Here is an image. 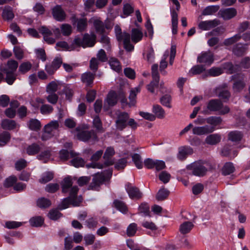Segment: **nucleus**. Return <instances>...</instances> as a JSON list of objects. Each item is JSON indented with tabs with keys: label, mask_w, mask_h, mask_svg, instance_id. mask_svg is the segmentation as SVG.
<instances>
[{
	"label": "nucleus",
	"mask_w": 250,
	"mask_h": 250,
	"mask_svg": "<svg viewBox=\"0 0 250 250\" xmlns=\"http://www.w3.org/2000/svg\"><path fill=\"white\" fill-rule=\"evenodd\" d=\"M215 166L212 163L199 161L193 162L187 166V168L192 170V174L199 177H203L208 171L215 169Z\"/></svg>",
	"instance_id": "obj_1"
},
{
	"label": "nucleus",
	"mask_w": 250,
	"mask_h": 250,
	"mask_svg": "<svg viewBox=\"0 0 250 250\" xmlns=\"http://www.w3.org/2000/svg\"><path fill=\"white\" fill-rule=\"evenodd\" d=\"M112 175V170L109 169L102 173H97L93 175L92 182L88 187V190H99L101 185L104 182L109 181Z\"/></svg>",
	"instance_id": "obj_2"
},
{
	"label": "nucleus",
	"mask_w": 250,
	"mask_h": 250,
	"mask_svg": "<svg viewBox=\"0 0 250 250\" xmlns=\"http://www.w3.org/2000/svg\"><path fill=\"white\" fill-rule=\"evenodd\" d=\"M229 108L227 106H224L223 103L219 99H211L207 104L206 108L202 111L204 114H209V112L219 111V114L224 115L229 113Z\"/></svg>",
	"instance_id": "obj_3"
},
{
	"label": "nucleus",
	"mask_w": 250,
	"mask_h": 250,
	"mask_svg": "<svg viewBox=\"0 0 250 250\" xmlns=\"http://www.w3.org/2000/svg\"><path fill=\"white\" fill-rule=\"evenodd\" d=\"M91 163L86 165L88 168H99L101 169L114 164L115 160L113 157H91Z\"/></svg>",
	"instance_id": "obj_4"
},
{
	"label": "nucleus",
	"mask_w": 250,
	"mask_h": 250,
	"mask_svg": "<svg viewBox=\"0 0 250 250\" xmlns=\"http://www.w3.org/2000/svg\"><path fill=\"white\" fill-rule=\"evenodd\" d=\"M96 35L94 34L89 35L87 33L84 34L83 38L76 37L73 40V43L76 47L82 46L83 48L92 47L96 42Z\"/></svg>",
	"instance_id": "obj_5"
},
{
	"label": "nucleus",
	"mask_w": 250,
	"mask_h": 250,
	"mask_svg": "<svg viewBox=\"0 0 250 250\" xmlns=\"http://www.w3.org/2000/svg\"><path fill=\"white\" fill-rule=\"evenodd\" d=\"M232 79L235 81L232 86L233 91L236 92L242 91L246 86L244 75L237 74L232 76Z\"/></svg>",
	"instance_id": "obj_6"
},
{
	"label": "nucleus",
	"mask_w": 250,
	"mask_h": 250,
	"mask_svg": "<svg viewBox=\"0 0 250 250\" xmlns=\"http://www.w3.org/2000/svg\"><path fill=\"white\" fill-rule=\"evenodd\" d=\"M129 114L125 112H119L117 114V119L115 121L116 127L119 130H123L127 126V122L129 119Z\"/></svg>",
	"instance_id": "obj_7"
},
{
	"label": "nucleus",
	"mask_w": 250,
	"mask_h": 250,
	"mask_svg": "<svg viewBox=\"0 0 250 250\" xmlns=\"http://www.w3.org/2000/svg\"><path fill=\"white\" fill-rule=\"evenodd\" d=\"M77 137L79 140L83 142L90 141L94 143L98 140V137L93 130L80 131L77 133Z\"/></svg>",
	"instance_id": "obj_8"
},
{
	"label": "nucleus",
	"mask_w": 250,
	"mask_h": 250,
	"mask_svg": "<svg viewBox=\"0 0 250 250\" xmlns=\"http://www.w3.org/2000/svg\"><path fill=\"white\" fill-rule=\"evenodd\" d=\"M79 191V188L77 186H74L70 190L69 196L64 198L62 202L58 206V208L60 210L68 208L70 205H71V197H74L77 194Z\"/></svg>",
	"instance_id": "obj_9"
},
{
	"label": "nucleus",
	"mask_w": 250,
	"mask_h": 250,
	"mask_svg": "<svg viewBox=\"0 0 250 250\" xmlns=\"http://www.w3.org/2000/svg\"><path fill=\"white\" fill-rule=\"evenodd\" d=\"M213 126L205 125L202 126H195L192 128V133L196 135H203L211 133L215 130Z\"/></svg>",
	"instance_id": "obj_10"
},
{
	"label": "nucleus",
	"mask_w": 250,
	"mask_h": 250,
	"mask_svg": "<svg viewBox=\"0 0 250 250\" xmlns=\"http://www.w3.org/2000/svg\"><path fill=\"white\" fill-rule=\"evenodd\" d=\"M213 55L210 51L202 52L197 57V62L210 65L213 62Z\"/></svg>",
	"instance_id": "obj_11"
},
{
	"label": "nucleus",
	"mask_w": 250,
	"mask_h": 250,
	"mask_svg": "<svg viewBox=\"0 0 250 250\" xmlns=\"http://www.w3.org/2000/svg\"><path fill=\"white\" fill-rule=\"evenodd\" d=\"M52 15L53 18L59 21H62L66 18V15L64 11L60 5L55 6L52 9Z\"/></svg>",
	"instance_id": "obj_12"
},
{
	"label": "nucleus",
	"mask_w": 250,
	"mask_h": 250,
	"mask_svg": "<svg viewBox=\"0 0 250 250\" xmlns=\"http://www.w3.org/2000/svg\"><path fill=\"white\" fill-rule=\"evenodd\" d=\"M117 103V94L114 91L110 92L105 100L104 108L107 110L109 106H113Z\"/></svg>",
	"instance_id": "obj_13"
},
{
	"label": "nucleus",
	"mask_w": 250,
	"mask_h": 250,
	"mask_svg": "<svg viewBox=\"0 0 250 250\" xmlns=\"http://www.w3.org/2000/svg\"><path fill=\"white\" fill-rule=\"evenodd\" d=\"M126 190L131 199H139L143 196V193L138 188L131 186L129 184L126 186Z\"/></svg>",
	"instance_id": "obj_14"
},
{
	"label": "nucleus",
	"mask_w": 250,
	"mask_h": 250,
	"mask_svg": "<svg viewBox=\"0 0 250 250\" xmlns=\"http://www.w3.org/2000/svg\"><path fill=\"white\" fill-rule=\"evenodd\" d=\"M220 21L217 19L211 21H206L200 22L198 24L200 29L203 30H208L220 24Z\"/></svg>",
	"instance_id": "obj_15"
},
{
	"label": "nucleus",
	"mask_w": 250,
	"mask_h": 250,
	"mask_svg": "<svg viewBox=\"0 0 250 250\" xmlns=\"http://www.w3.org/2000/svg\"><path fill=\"white\" fill-rule=\"evenodd\" d=\"M227 86L226 83H224L215 89V92L217 96L222 99H228L230 96V94L227 89Z\"/></svg>",
	"instance_id": "obj_16"
},
{
	"label": "nucleus",
	"mask_w": 250,
	"mask_h": 250,
	"mask_svg": "<svg viewBox=\"0 0 250 250\" xmlns=\"http://www.w3.org/2000/svg\"><path fill=\"white\" fill-rule=\"evenodd\" d=\"M95 76V73L87 71L82 74L81 79L82 82L87 86H91Z\"/></svg>",
	"instance_id": "obj_17"
},
{
	"label": "nucleus",
	"mask_w": 250,
	"mask_h": 250,
	"mask_svg": "<svg viewBox=\"0 0 250 250\" xmlns=\"http://www.w3.org/2000/svg\"><path fill=\"white\" fill-rule=\"evenodd\" d=\"M61 185L62 189V192L63 193H66L68 192L70 193L71 189L74 187L72 186L73 182L70 176L64 178Z\"/></svg>",
	"instance_id": "obj_18"
},
{
	"label": "nucleus",
	"mask_w": 250,
	"mask_h": 250,
	"mask_svg": "<svg viewBox=\"0 0 250 250\" xmlns=\"http://www.w3.org/2000/svg\"><path fill=\"white\" fill-rule=\"evenodd\" d=\"M1 125L3 129L6 130H13L20 127L15 121L7 119L1 121Z\"/></svg>",
	"instance_id": "obj_19"
},
{
	"label": "nucleus",
	"mask_w": 250,
	"mask_h": 250,
	"mask_svg": "<svg viewBox=\"0 0 250 250\" xmlns=\"http://www.w3.org/2000/svg\"><path fill=\"white\" fill-rule=\"evenodd\" d=\"M221 16L225 20H228L233 18L236 15V10L233 8L221 10L219 12Z\"/></svg>",
	"instance_id": "obj_20"
},
{
	"label": "nucleus",
	"mask_w": 250,
	"mask_h": 250,
	"mask_svg": "<svg viewBox=\"0 0 250 250\" xmlns=\"http://www.w3.org/2000/svg\"><path fill=\"white\" fill-rule=\"evenodd\" d=\"M221 136L218 134H212L205 139V143L209 145H215L221 142Z\"/></svg>",
	"instance_id": "obj_21"
},
{
	"label": "nucleus",
	"mask_w": 250,
	"mask_h": 250,
	"mask_svg": "<svg viewBox=\"0 0 250 250\" xmlns=\"http://www.w3.org/2000/svg\"><path fill=\"white\" fill-rule=\"evenodd\" d=\"M59 127V122L57 121H52L44 126L43 130L47 133L53 134L54 131L58 129Z\"/></svg>",
	"instance_id": "obj_22"
},
{
	"label": "nucleus",
	"mask_w": 250,
	"mask_h": 250,
	"mask_svg": "<svg viewBox=\"0 0 250 250\" xmlns=\"http://www.w3.org/2000/svg\"><path fill=\"white\" fill-rule=\"evenodd\" d=\"M242 137V133L240 131L237 130L230 131L228 134V139L233 142H240Z\"/></svg>",
	"instance_id": "obj_23"
},
{
	"label": "nucleus",
	"mask_w": 250,
	"mask_h": 250,
	"mask_svg": "<svg viewBox=\"0 0 250 250\" xmlns=\"http://www.w3.org/2000/svg\"><path fill=\"white\" fill-rule=\"evenodd\" d=\"M2 71L6 74V78L5 79L6 82L8 84H12L16 80L17 75L15 72L8 69H3Z\"/></svg>",
	"instance_id": "obj_24"
},
{
	"label": "nucleus",
	"mask_w": 250,
	"mask_h": 250,
	"mask_svg": "<svg viewBox=\"0 0 250 250\" xmlns=\"http://www.w3.org/2000/svg\"><path fill=\"white\" fill-rule=\"evenodd\" d=\"M193 226L194 225L192 222L189 221L185 222L180 225L179 231L183 234H187L190 231Z\"/></svg>",
	"instance_id": "obj_25"
},
{
	"label": "nucleus",
	"mask_w": 250,
	"mask_h": 250,
	"mask_svg": "<svg viewBox=\"0 0 250 250\" xmlns=\"http://www.w3.org/2000/svg\"><path fill=\"white\" fill-rule=\"evenodd\" d=\"M143 32L139 28H133L131 31V40L134 43L140 41L143 38Z\"/></svg>",
	"instance_id": "obj_26"
},
{
	"label": "nucleus",
	"mask_w": 250,
	"mask_h": 250,
	"mask_svg": "<svg viewBox=\"0 0 250 250\" xmlns=\"http://www.w3.org/2000/svg\"><path fill=\"white\" fill-rule=\"evenodd\" d=\"M152 112L155 116V118L163 119L165 116V112L164 109L158 104H155L152 107Z\"/></svg>",
	"instance_id": "obj_27"
},
{
	"label": "nucleus",
	"mask_w": 250,
	"mask_h": 250,
	"mask_svg": "<svg viewBox=\"0 0 250 250\" xmlns=\"http://www.w3.org/2000/svg\"><path fill=\"white\" fill-rule=\"evenodd\" d=\"M246 51V48L244 45L242 43H236L234 45L232 52L237 56H241L243 55Z\"/></svg>",
	"instance_id": "obj_28"
},
{
	"label": "nucleus",
	"mask_w": 250,
	"mask_h": 250,
	"mask_svg": "<svg viewBox=\"0 0 250 250\" xmlns=\"http://www.w3.org/2000/svg\"><path fill=\"white\" fill-rule=\"evenodd\" d=\"M140 89L139 87L133 88L130 90V94L129 96L130 102L128 103V105L130 107L135 105L136 103V95L139 92H140Z\"/></svg>",
	"instance_id": "obj_29"
},
{
	"label": "nucleus",
	"mask_w": 250,
	"mask_h": 250,
	"mask_svg": "<svg viewBox=\"0 0 250 250\" xmlns=\"http://www.w3.org/2000/svg\"><path fill=\"white\" fill-rule=\"evenodd\" d=\"M193 153V149L189 146H182L178 148V154L180 156L191 155Z\"/></svg>",
	"instance_id": "obj_30"
},
{
	"label": "nucleus",
	"mask_w": 250,
	"mask_h": 250,
	"mask_svg": "<svg viewBox=\"0 0 250 250\" xmlns=\"http://www.w3.org/2000/svg\"><path fill=\"white\" fill-rule=\"evenodd\" d=\"M222 119L220 117L210 116L206 118V123L211 125L210 126H215L221 124Z\"/></svg>",
	"instance_id": "obj_31"
},
{
	"label": "nucleus",
	"mask_w": 250,
	"mask_h": 250,
	"mask_svg": "<svg viewBox=\"0 0 250 250\" xmlns=\"http://www.w3.org/2000/svg\"><path fill=\"white\" fill-rule=\"evenodd\" d=\"M122 41H123L124 47L126 51L131 52L134 50V46L130 42V35H125Z\"/></svg>",
	"instance_id": "obj_32"
},
{
	"label": "nucleus",
	"mask_w": 250,
	"mask_h": 250,
	"mask_svg": "<svg viewBox=\"0 0 250 250\" xmlns=\"http://www.w3.org/2000/svg\"><path fill=\"white\" fill-rule=\"evenodd\" d=\"M29 223L31 226L35 227H41L44 223V219L41 216H35L29 220Z\"/></svg>",
	"instance_id": "obj_33"
},
{
	"label": "nucleus",
	"mask_w": 250,
	"mask_h": 250,
	"mask_svg": "<svg viewBox=\"0 0 250 250\" xmlns=\"http://www.w3.org/2000/svg\"><path fill=\"white\" fill-rule=\"evenodd\" d=\"M27 125L30 129L37 131L40 129L41 125L40 122L36 119H31L27 123Z\"/></svg>",
	"instance_id": "obj_34"
},
{
	"label": "nucleus",
	"mask_w": 250,
	"mask_h": 250,
	"mask_svg": "<svg viewBox=\"0 0 250 250\" xmlns=\"http://www.w3.org/2000/svg\"><path fill=\"white\" fill-rule=\"evenodd\" d=\"M113 204L117 209L123 213H126L127 212V207L124 202L119 200H115Z\"/></svg>",
	"instance_id": "obj_35"
},
{
	"label": "nucleus",
	"mask_w": 250,
	"mask_h": 250,
	"mask_svg": "<svg viewBox=\"0 0 250 250\" xmlns=\"http://www.w3.org/2000/svg\"><path fill=\"white\" fill-rule=\"evenodd\" d=\"M93 25L96 32L100 34H103L105 32L104 24L99 20H95Z\"/></svg>",
	"instance_id": "obj_36"
},
{
	"label": "nucleus",
	"mask_w": 250,
	"mask_h": 250,
	"mask_svg": "<svg viewBox=\"0 0 250 250\" xmlns=\"http://www.w3.org/2000/svg\"><path fill=\"white\" fill-rule=\"evenodd\" d=\"M235 168L232 163H226L222 168V174L224 175H228L234 171Z\"/></svg>",
	"instance_id": "obj_37"
},
{
	"label": "nucleus",
	"mask_w": 250,
	"mask_h": 250,
	"mask_svg": "<svg viewBox=\"0 0 250 250\" xmlns=\"http://www.w3.org/2000/svg\"><path fill=\"white\" fill-rule=\"evenodd\" d=\"M169 194V191L164 188L160 189L156 195L158 201H163L167 199Z\"/></svg>",
	"instance_id": "obj_38"
},
{
	"label": "nucleus",
	"mask_w": 250,
	"mask_h": 250,
	"mask_svg": "<svg viewBox=\"0 0 250 250\" xmlns=\"http://www.w3.org/2000/svg\"><path fill=\"white\" fill-rule=\"evenodd\" d=\"M241 38V35L240 34H236L230 38L225 39L223 44L226 46L231 45L239 41Z\"/></svg>",
	"instance_id": "obj_39"
},
{
	"label": "nucleus",
	"mask_w": 250,
	"mask_h": 250,
	"mask_svg": "<svg viewBox=\"0 0 250 250\" xmlns=\"http://www.w3.org/2000/svg\"><path fill=\"white\" fill-rule=\"evenodd\" d=\"M54 178V173L52 172L47 171L43 173L42 177L39 179V182L42 184H45L50 181Z\"/></svg>",
	"instance_id": "obj_40"
},
{
	"label": "nucleus",
	"mask_w": 250,
	"mask_h": 250,
	"mask_svg": "<svg viewBox=\"0 0 250 250\" xmlns=\"http://www.w3.org/2000/svg\"><path fill=\"white\" fill-rule=\"evenodd\" d=\"M37 206L41 208H46L49 207L51 205V201L44 197H42L37 201Z\"/></svg>",
	"instance_id": "obj_41"
},
{
	"label": "nucleus",
	"mask_w": 250,
	"mask_h": 250,
	"mask_svg": "<svg viewBox=\"0 0 250 250\" xmlns=\"http://www.w3.org/2000/svg\"><path fill=\"white\" fill-rule=\"evenodd\" d=\"M56 48L60 47L62 48L63 50L71 51L75 49L76 48V45L75 44L72 42L71 45H69L68 43L64 41L58 42L56 44Z\"/></svg>",
	"instance_id": "obj_42"
},
{
	"label": "nucleus",
	"mask_w": 250,
	"mask_h": 250,
	"mask_svg": "<svg viewBox=\"0 0 250 250\" xmlns=\"http://www.w3.org/2000/svg\"><path fill=\"white\" fill-rule=\"evenodd\" d=\"M109 63L111 68L116 72H120L121 70V66L119 61L115 58H111L109 61Z\"/></svg>",
	"instance_id": "obj_43"
},
{
	"label": "nucleus",
	"mask_w": 250,
	"mask_h": 250,
	"mask_svg": "<svg viewBox=\"0 0 250 250\" xmlns=\"http://www.w3.org/2000/svg\"><path fill=\"white\" fill-rule=\"evenodd\" d=\"M40 150V146L36 144H33L28 146L26 148L27 154L29 155H34L37 154Z\"/></svg>",
	"instance_id": "obj_44"
},
{
	"label": "nucleus",
	"mask_w": 250,
	"mask_h": 250,
	"mask_svg": "<svg viewBox=\"0 0 250 250\" xmlns=\"http://www.w3.org/2000/svg\"><path fill=\"white\" fill-rule=\"evenodd\" d=\"M219 9L217 5H211L207 7L202 12L203 15H210L216 12Z\"/></svg>",
	"instance_id": "obj_45"
},
{
	"label": "nucleus",
	"mask_w": 250,
	"mask_h": 250,
	"mask_svg": "<svg viewBox=\"0 0 250 250\" xmlns=\"http://www.w3.org/2000/svg\"><path fill=\"white\" fill-rule=\"evenodd\" d=\"M223 73V70L219 67H212L208 71V74L203 76L204 78L209 75L211 76L216 77L221 75Z\"/></svg>",
	"instance_id": "obj_46"
},
{
	"label": "nucleus",
	"mask_w": 250,
	"mask_h": 250,
	"mask_svg": "<svg viewBox=\"0 0 250 250\" xmlns=\"http://www.w3.org/2000/svg\"><path fill=\"white\" fill-rule=\"evenodd\" d=\"M77 27L78 31L82 32L84 31L87 27V22L85 18L78 19L77 21Z\"/></svg>",
	"instance_id": "obj_47"
},
{
	"label": "nucleus",
	"mask_w": 250,
	"mask_h": 250,
	"mask_svg": "<svg viewBox=\"0 0 250 250\" xmlns=\"http://www.w3.org/2000/svg\"><path fill=\"white\" fill-rule=\"evenodd\" d=\"M140 213H143L144 216H150L149 207L146 203H142L139 207Z\"/></svg>",
	"instance_id": "obj_48"
},
{
	"label": "nucleus",
	"mask_w": 250,
	"mask_h": 250,
	"mask_svg": "<svg viewBox=\"0 0 250 250\" xmlns=\"http://www.w3.org/2000/svg\"><path fill=\"white\" fill-rule=\"evenodd\" d=\"M62 216L58 209H51L48 213V217L52 220H57Z\"/></svg>",
	"instance_id": "obj_49"
},
{
	"label": "nucleus",
	"mask_w": 250,
	"mask_h": 250,
	"mask_svg": "<svg viewBox=\"0 0 250 250\" xmlns=\"http://www.w3.org/2000/svg\"><path fill=\"white\" fill-rule=\"evenodd\" d=\"M206 70L205 66L203 65H196L193 66L189 71L192 75H198L204 72Z\"/></svg>",
	"instance_id": "obj_50"
},
{
	"label": "nucleus",
	"mask_w": 250,
	"mask_h": 250,
	"mask_svg": "<svg viewBox=\"0 0 250 250\" xmlns=\"http://www.w3.org/2000/svg\"><path fill=\"white\" fill-rule=\"evenodd\" d=\"M32 67V64L28 62L21 63L19 68V71L21 74H25L29 71Z\"/></svg>",
	"instance_id": "obj_51"
},
{
	"label": "nucleus",
	"mask_w": 250,
	"mask_h": 250,
	"mask_svg": "<svg viewBox=\"0 0 250 250\" xmlns=\"http://www.w3.org/2000/svg\"><path fill=\"white\" fill-rule=\"evenodd\" d=\"M10 139V134L9 132L4 131L0 134V146L5 145Z\"/></svg>",
	"instance_id": "obj_52"
},
{
	"label": "nucleus",
	"mask_w": 250,
	"mask_h": 250,
	"mask_svg": "<svg viewBox=\"0 0 250 250\" xmlns=\"http://www.w3.org/2000/svg\"><path fill=\"white\" fill-rule=\"evenodd\" d=\"M70 163L72 166L76 167H83L85 164L84 160L82 157H74Z\"/></svg>",
	"instance_id": "obj_53"
},
{
	"label": "nucleus",
	"mask_w": 250,
	"mask_h": 250,
	"mask_svg": "<svg viewBox=\"0 0 250 250\" xmlns=\"http://www.w3.org/2000/svg\"><path fill=\"white\" fill-rule=\"evenodd\" d=\"M7 66L6 68L3 69H8L15 72L18 67V62L15 60H10L7 62Z\"/></svg>",
	"instance_id": "obj_54"
},
{
	"label": "nucleus",
	"mask_w": 250,
	"mask_h": 250,
	"mask_svg": "<svg viewBox=\"0 0 250 250\" xmlns=\"http://www.w3.org/2000/svg\"><path fill=\"white\" fill-rule=\"evenodd\" d=\"M17 181V177L14 175H12L5 179L3 185L5 188L11 187L16 183Z\"/></svg>",
	"instance_id": "obj_55"
},
{
	"label": "nucleus",
	"mask_w": 250,
	"mask_h": 250,
	"mask_svg": "<svg viewBox=\"0 0 250 250\" xmlns=\"http://www.w3.org/2000/svg\"><path fill=\"white\" fill-rule=\"evenodd\" d=\"M115 32L117 40L120 42L122 41V40L124 39L125 35H130L126 32L122 33L121 28L118 25H116L115 27Z\"/></svg>",
	"instance_id": "obj_56"
},
{
	"label": "nucleus",
	"mask_w": 250,
	"mask_h": 250,
	"mask_svg": "<svg viewBox=\"0 0 250 250\" xmlns=\"http://www.w3.org/2000/svg\"><path fill=\"white\" fill-rule=\"evenodd\" d=\"M62 34L65 36L70 35L72 32V27L67 23L62 24L61 26Z\"/></svg>",
	"instance_id": "obj_57"
},
{
	"label": "nucleus",
	"mask_w": 250,
	"mask_h": 250,
	"mask_svg": "<svg viewBox=\"0 0 250 250\" xmlns=\"http://www.w3.org/2000/svg\"><path fill=\"white\" fill-rule=\"evenodd\" d=\"M171 101V96L169 95L166 94L163 96L160 99L161 103L164 105L169 108L171 107L170 104Z\"/></svg>",
	"instance_id": "obj_58"
},
{
	"label": "nucleus",
	"mask_w": 250,
	"mask_h": 250,
	"mask_svg": "<svg viewBox=\"0 0 250 250\" xmlns=\"http://www.w3.org/2000/svg\"><path fill=\"white\" fill-rule=\"evenodd\" d=\"M93 124L97 130L102 132H104L102 123L99 116H97L94 118L93 121Z\"/></svg>",
	"instance_id": "obj_59"
},
{
	"label": "nucleus",
	"mask_w": 250,
	"mask_h": 250,
	"mask_svg": "<svg viewBox=\"0 0 250 250\" xmlns=\"http://www.w3.org/2000/svg\"><path fill=\"white\" fill-rule=\"evenodd\" d=\"M13 52L15 57L18 60H21L23 58L24 51L19 46H16L14 47Z\"/></svg>",
	"instance_id": "obj_60"
},
{
	"label": "nucleus",
	"mask_w": 250,
	"mask_h": 250,
	"mask_svg": "<svg viewBox=\"0 0 250 250\" xmlns=\"http://www.w3.org/2000/svg\"><path fill=\"white\" fill-rule=\"evenodd\" d=\"M59 187L57 183H50L46 185L45 190L48 192L54 193L59 189Z\"/></svg>",
	"instance_id": "obj_61"
},
{
	"label": "nucleus",
	"mask_w": 250,
	"mask_h": 250,
	"mask_svg": "<svg viewBox=\"0 0 250 250\" xmlns=\"http://www.w3.org/2000/svg\"><path fill=\"white\" fill-rule=\"evenodd\" d=\"M137 231V225L135 223L130 224L127 228L126 234L131 237L135 235Z\"/></svg>",
	"instance_id": "obj_62"
},
{
	"label": "nucleus",
	"mask_w": 250,
	"mask_h": 250,
	"mask_svg": "<svg viewBox=\"0 0 250 250\" xmlns=\"http://www.w3.org/2000/svg\"><path fill=\"white\" fill-rule=\"evenodd\" d=\"M53 110V107L49 104H43L40 108L41 113L44 115L50 114Z\"/></svg>",
	"instance_id": "obj_63"
},
{
	"label": "nucleus",
	"mask_w": 250,
	"mask_h": 250,
	"mask_svg": "<svg viewBox=\"0 0 250 250\" xmlns=\"http://www.w3.org/2000/svg\"><path fill=\"white\" fill-rule=\"evenodd\" d=\"M73 241L71 236H68L64 238V248L66 250H70L73 247Z\"/></svg>",
	"instance_id": "obj_64"
}]
</instances>
